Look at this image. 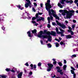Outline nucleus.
Listing matches in <instances>:
<instances>
[{
	"label": "nucleus",
	"instance_id": "nucleus-20",
	"mask_svg": "<svg viewBox=\"0 0 78 78\" xmlns=\"http://www.w3.org/2000/svg\"><path fill=\"white\" fill-rule=\"evenodd\" d=\"M58 28L61 32H65V30H63L62 29H61V27H59Z\"/></svg>",
	"mask_w": 78,
	"mask_h": 78
},
{
	"label": "nucleus",
	"instance_id": "nucleus-33",
	"mask_svg": "<svg viewBox=\"0 0 78 78\" xmlns=\"http://www.w3.org/2000/svg\"><path fill=\"white\" fill-rule=\"evenodd\" d=\"M56 63H57L56 61H55L53 62V65H56Z\"/></svg>",
	"mask_w": 78,
	"mask_h": 78
},
{
	"label": "nucleus",
	"instance_id": "nucleus-64",
	"mask_svg": "<svg viewBox=\"0 0 78 78\" xmlns=\"http://www.w3.org/2000/svg\"><path fill=\"white\" fill-rule=\"evenodd\" d=\"M57 33L58 34H61V32H59L58 31V32H57Z\"/></svg>",
	"mask_w": 78,
	"mask_h": 78
},
{
	"label": "nucleus",
	"instance_id": "nucleus-37",
	"mask_svg": "<svg viewBox=\"0 0 78 78\" xmlns=\"http://www.w3.org/2000/svg\"><path fill=\"white\" fill-rule=\"evenodd\" d=\"M71 69H73L72 70H75V68H73V67H71Z\"/></svg>",
	"mask_w": 78,
	"mask_h": 78
},
{
	"label": "nucleus",
	"instance_id": "nucleus-18",
	"mask_svg": "<svg viewBox=\"0 0 78 78\" xmlns=\"http://www.w3.org/2000/svg\"><path fill=\"white\" fill-rule=\"evenodd\" d=\"M66 68H67V66L66 65H64V66H63L64 70H66Z\"/></svg>",
	"mask_w": 78,
	"mask_h": 78
},
{
	"label": "nucleus",
	"instance_id": "nucleus-59",
	"mask_svg": "<svg viewBox=\"0 0 78 78\" xmlns=\"http://www.w3.org/2000/svg\"><path fill=\"white\" fill-rule=\"evenodd\" d=\"M11 71L12 72H13V73H15V71L14 70H12Z\"/></svg>",
	"mask_w": 78,
	"mask_h": 78
},
{
	"label": "nucleus",
	"instance_id": "nucleus-54",
	"mask_svg": "<svg viewBox=\"0 0 78 78\" xmlns=\"http://www.w3.org/2000/svg\"><path fill=\"white\" fill-rule=\"evenodd\" d=\"M41 43L42 45H44V43L43 42V41H41Z\"/></svg>",
	"mask_w": 78,
	"mask_h": 78
},
{
	"label": "nucleus",
	"instance_id": "nucleus-16",
	"mask_svg": "<svg viewBox=\"0 0 78 78\" xmlns=\"http://www.w3.org/2000/svg\"><path fill=\"white\" fill-rule=\"evenodd\" d=\"M32 33L33 34H36L37 33V30L36 29H34V30H32Z\"/></svg>",
	"mask_w": 78,
	"mask_h": 78
},
{
	"label": "nucleus",
	"instance_id": "nucleus-43",
	"mask_svg": "<svg viewBox=\"0 0 78 78\" xmlns=\"http://www.w3.org/2000/svg\"><path fill=\"white\" fill-rule=\"evenodd\" d=\"M72 31L71 29L68 30V32H69V33H71Z\"/></svg>",
	"mask_w": 78,
	"mask_h": 78
},
{
	"label": "nucleus",
	"instance_id": "nucleus-32",
	"mask_svg": "<svg viewBox=\"0 0 78 78\" xmlns=\"http://www.w3.org/2000/svg\"><path fill=\"white\" fill-rule=\"evenodd\" d=\"M47 26L48 28H50L51 27V26L50 25V24H48Z\"/></svg>",
	"mask_w": 78,
	"mask_h": 78
},
{
	"label": "nucleus",
	"instance_id": "nucleus-17",
	"mask_svg": "<svg viewBox=\"0 0 78 78\" xmlns=\"http://www.w3.org/2000/svg\"><path fill=\"white\" fill-rule=\"evenodd\" d=\"M60 27H62V28L63 29H65V28H66V26L64 25H62H62Z\"/></svg>",
	"mask_w": 78,
	"mask_h": 78
},
{
	"label": "nucleus",
	"instance_id": "nucleus-41",
	"mask_svg": "<svg viewBox=\"0 0 78 78\" xmlns=\"http://www.w3.org/2000/svg\"><path fill=\"white\" fill-rule=\"evenodd\" d=\"M64 64H66L67 63V61L66 60H64Z\"/></svg>",
	"mask_w": 78,
	"mask_h": 78
},
{
	"label": "nucleus",
	"instance_id": "nucleus-42",
	"mask_svg": "<svg viewBox=\"0 0 78 78\" xmlns=\"http://www.w3.org/2000/svg\"><path fill=\"white\" fill-rule=\"evenodd\" d=\"M72 57H76V55L75 54L73 55H72Z\"/></svg>",
	"mask_w": 78,
	"mask_h": 78
},
{
	"label": "nucleus",
	"instance_id": "nucleus-57",
	"mask_svg": "<svg viewBox=\"0 0 78 78\" xmlns=\"http://www.w3.org/2000/svg\"><path fill=\"white\" fill-rule=\"evenodd\" d=\"M73 1L72 0H70L69 1V3H73Z\"/></svg>",
	"mask_w": 78,
	"mask_h": 78
},
{
	"label": "nucleus",
	"instance_id": "nucleus-46",
	"mask_svg": "<svg viewBox=\"0 0 78 78\" xmlns=\"http://www.w3.org/2000/svg\"><path fill=\"white\" fill-rule=\"evenodd\" d=\"M25 65L26 66H27V67H28L29 66V65H28V63H26L25 64Z\"/></svg>",
	"mask_w": 78,
	"mask_h": 78
},
{
	"label": "nucleus",
	"instance_id": "nucleus-39",
	"mask_svg": "<svg viewBox=\"0 0 78 78\" xmlns=\"http://www.w3.org/2000/svg\"><path fill=\"white\" fill-rule=\"evenodd\" d=\"M55 30H56V32H58V31H59L58 28L57 27H56V28Z\"/></svg>",
	"mask_w": 78,
	"mask_h": 78
},
{
	"label": "nucleus",
	"instance_id": "nucleus-5",
	"mask_svg": "<svg viewBox=\"0 0 78 78\" xmlns=\"http://www.w3.org/2000/svg\"><path fill=\"white\" fill-rule=\"evenodd\" d=\"M31 2H27L25 4V8H28V6H29L30 8H31Z\"/></svg>",
	"mask_w": 78,
	"mask_h": 78
},
{
	"label": "nucleus",
	"instance_id": "nucleus-50",
	"mask_svg": "<svg viewBox=\"0 0 78 78\" xmlns=\"http://www.w3.org/2000/svg\"><path fill=\"white\" fill-rule=\"evenodd\" d=\"M34 6H37V3L35 2L34 3Z\"/></svg>",
	"mask_w": 78,
	"mask_h": 78
},
{
	"label": "nucleus",
	"instance_id": "nucleus-6",
	"mask_svg": "<svg viewBox=\"0 0 78 78\" xmlns=\"http://www.w3.org/2000/svg\"><path fill=\"white\" fill-rule=\"evenodd\" d=\"M47 11L48 12L49 16H50V20H52L53 19V17H52V13L51 12V11L50 10H48Z\"/></svg>",
	"mask_w": 78,
	"mask_h": 78
},
{
	"label": "nucleus",
	"instance_id": "nucleus-21",
	"mask_svg": "<svg viewBox=\"0 0 78 78\" xmlns=\"http://www.w3.org/2000/svg\"><path fill=\"white\" fill-rule=\"evenodd\" d=\"M58 64L59 65V66H60V67L62 66V64L61 62H58Z\"/></svg>",
	"mask_w": 78,
	"mask_h": 78
},
{
	"label": "nucleus",
	"instance_id": "nucleus-40",
	"mask_svg": "<svg viewBox=\"0 0 78 78\" xmlns=\"http://www.w3.org/2000/svg\"><path fill=\"white\" fill-rule=\"evenodd\" d=\"M70 33H71V35H72V36H73V35L74 34V33H73V31H72Z\"/></svg>",
	"mask_w": 78,
	"mask_h": 78
},
{
	"label": "nucleus",
	"instance_id": "nucleus-27",
	"mask_svg": "<svg viewBox=\"0 0 78 78\" xmlns=\"http://www.w3.org/2000/svg\"><path fill=\"white\" fill-rule=\"evenodd\" d=\"M48 46L49 47V48H51V45L50 43H48Z\"/></svg>",
	"mask_w": 78,
	"mask_h": 78
},
{
	"label": "nucleus",
	"instance_id": "nucleus-60",
	"mask_svg": "<svg viewBox=\"0 0 78 78\" xmlns=\"http://www.w3.org/2000/svg\"><path fill=\"white\" fill-rule=\"evenodd\" d=\"M68 28H69V30H72V28H71L70 27H68Z\"/></svg>",
	"mask_w": 78,
	"mask_h": 78
},
{
	"label": "nucleus",
	"instance_id": "nucleus-1",
	"mask_svg": "<svg viewBox=\"0 0 78 78\" xmlns=\"http://www.w3.org/2000/svg\"><path fill=\"white\" fill-rule=\"evenodd\" d=\"M43 34H47L48 35L50 34L54 36H56V32L54 31H51V33L50 31H47V30H44L43 32V31H40L39 32L38 34L37 35V37L39 38H43V39H47L48 36L47 35H42Z\"/></svg>",
	"mask_w": 78,
	"mask_h": 78
},
{
	"label": "nucleus",
	"instance_id": "nucleus-38",
	"mask_svg": "<svg viewBox=\"0 0 78 78\" xmlns=\"http://www.w3.org/2000/svg\"><path fill=\"white\" fill-rule=\"evenodd\" d=\"M34 69H36V65H34Z\"/></svg>",
	"mask_w": 78,
	"mask_h": 78
},
{
	"label": "nucleus",
	"instance_id": "nucleus-56",
	"mask_svg": "<svg viewBox=\"0 0 78 78\" xmlns=\"http://www.w3.org/2000/svg\"><path fill=\"white\" fill-rule=\"evenodd\" d=\"M40 6H41V8H42L43 7V4H42V3H41L40 4Z\"/></svg>",
	"mask_w": 78,
	"mask_h": 78
},
{
	"label": "nucleus",
	"instance_id": "nucleus-44",
	"mask_svg": "<svg viewBox=\"0 0 78 78\" xmlns=\"http://www.w3.org/2000/svg\"><path fill=\"white\" fill-rule=\"evenodd\" d=\"M32 10L34 12H36V9L34 8H33Z\"/></svg>",
	"mask_w": 78,
	"mask_h": 78
},
{
	"label": "nucleus",
	"instance_id": "nucleus-8",
	"mask_svg": "<svg viewBox=\"0 0 78 78\" xmlns=\"http://www.w3.org/2000/svg\"><path fill=\"white\" fill-rule=\"evenodd\" d=\"M45 20V18L43 17H40V18L38 19H37V22H40L42 20V21H44Z\"/></svg>",
	"mask_w": 78,
	"mask_h": 78
},
{
	"label": "nucleus",
	"instance_id": "nucleus-58",
	"mask_svg": "<svg viewBox=\"0 0 78 78\" xmlns=\"http://www.w3.org/2000/svg\"><path fill=\"white\" fill-rule=\"evenodd\" d=\"M58 6L59 7L61 5V4L60 3H58Z\"/></svg>",
	"mask_w": 78,
	"mask_h": 78
},
{
	"label": "nucleus",
	"instance_id": "nucleus-31",
	"mask_svg": "<svg viewBox=\"0 0 78 78\" xmlns=\"http://www.w3.org/2000/svg\"><path fill=\"white\" fill-rule=\"evenodd\" d=\"M60 44L61 45H65V43H64L63 42H61L60 43Z\"/></svg>",
	"mask_w": 78,
	"mask_h": 78
},
{
	"label": "nucleus",
	"instance_id": "nucleus-24",
	"mask_svg": "<svg viewBox=\"0 0 78 78\" xmlns=\"http://www.w3.org/2000/svg\"><path fill=\"white\" fill-rule=\"evenodd\" d=\"M30 66L31 67V70H33V69H34V68H33V64H31L30 65Z\"/></svg>",
	"mask_w": 78,
	"mask_h": 78
},
{
	"label": "nucleus",
	"instance_id": "nucleus-9",
	"mask_svg": "<svg viewBox=\"0 0 78 78\" xmlns=\"http://www.w3.org/2000/svg\"><path fill=\"white\" fill-rule=\"evenodd\" d=\"M48 66V68H50V69H52L53 68L54 66L53 65L50 63H48L47 64Z\"/></svg>",
	"mask_w": 78,
	"mask_h": 78
},
{
	"label": "nucleus",
	"instance_id": "nucleus-35",
	"mask_svg": "<svg viewBox=\"0 0 78 78\" xmlns=\"http://www.w3.org/2000/svg\"><path fill=\"white\" fill-rule=\"evenodd\" d=\"M3 21V19H2V18H0V22H2H2Z\"/></svg>",
	"mask_w": 78,
	"mask_h": 78
},
{
	"label": "nucleus",
	"instance_id": "nucleus-13",
	"mask_svg": "<svg viewBox=\"0 0 78 78\" xmlns=\"http://www.w3.org/2000/svg\"><path fill=\"white\" fill-rule=\"evenodd\" d=\"M48 37H47V38L48 41H51V35H50V34L48 35Z\"/></svg>",
	"mask_w": 78,
	"mask_h": 78
},
{
	"label": "nucleus",
	"instance_id": "nucleus-45",
	"mask_svg": "<svg viewBox=\"0 0 78 78\" xmlns=\"http://www.w3.org/2000/svg\"><path fill=\"white\" fill-rule=\"evenodd\" d=\"M38 14L39 15H42V13H40L38 11Z\"/></svg>",
	"mask_w": 78,
	"mask_h": 78
},
{
	"label": "nucleus",
	"instance_id": "nucleus-51",
	"mask_svg": "<svg viewBox=\"0 0 78 78\" xmlns=\"http://www.w3.org/2000/svg\"><path fill=\"white\" fill-rule=\"evenodd\" d=\"M51 77L52 78H55V77H56V75H54V76H52V74H51Z\"/></svg>",
	"mask_w": 78,
	"mask_h": 78
},
{
	"label": "nucleus",
	"instance_id": "nucleus-23",
	"mask_svg": "<svg viewBox=\"0 0 78 78\" xmlns=\"http://www.w3.org/2000/svg\"><path fill=\"white\" fill-rule=\"evenodd\" d=\"M48 23H50V17H48Z\"/></svg>",
	"mask_w": 78,
	"mask_h": 78
},
{
	"label": "nucleus",
	"instance_id": "nucleus-34",
	"mask_svg": "<svg viewBox=\"0 0 78 78\" xmlns=\"http://www.w3.org/2000/svg\"><path fill=\"white\" fill-rule=\"evenodd\" d=\"M58 25V26H60V27L61 26V25H62V24H61V23H58L57 24Z\"/></svg>",
	"mask_w": 78,
	"mask_h": 78
},
{
	"label": "nucleus",
	"instance_id": "nucleus-36",
	"mask_svg": "<svg viewBox=\"0 0 78 78\" xmlns=\"http://www.w3.org/2000/svg\"><path fill=\"white\" fill-rule=\"evenodd\" d=\"M73 78H76V74L74 73L73 74Z\"/></svg>",
	"mask_w": 78,
	"mask_h": 78
},
{
	"label": "nucleus",
	"instance_id": "nucleus-49",
	"mask_svg": "<svg viewBox=\"0 0 78 78\" xmlns=\"http://www.w3.org/2000/svg\"><path fill=\"white\" fill-rule=\"evenodd\" d=\"M78 2V0H75L74 3H76Z\"/></svg>",
	"mask_w": 78,
	"mask_h": 78
},
{
	"label": "nucleus",
	"instance_id": "nucleus-53",
	"mask_svg": "<svg viewBox=\"0 0 78 78\" xmlns=\"http://www.w3.org/2000/svg\"><path fill=\"white\" fill-rule=\"evenodd\" d=\"M73 23H76V20H73Z\"/></svg>",
	"mask_w": 78,
	"mask_h": 78
},
{
	"label": "nucleus",
	"instance_id": "nucleus-63",
	"mask_svg": "<svg viewBox=\"0 0 78 78\" xmlns=\"http://www.w3.org/2000/svg\"><path fill=\"white\" fill-rule=\"evenodd\" d=\"M61 37H63V36H64L65 35L64 34H61Z\"/></svg>",
	"mask_w": 78,
	"mask_h": 78
},
{
	"label": "nucleus",
	"instance_id": "nucleus-26",
	"mask_svg": "<svg viewBox=\"0 0 78 78\" xmlns=\"http://www.w3.org/2000/svg\"><path fill=\"white\" fill-rule=\"evenodd\" d=\"M39 14H38V13H37L36 14V15H35V17L37 18H38L39 17Z\"/></svg>",
	"mask_w": 78,
	"mask_h": 78
},
{
	"label": "nucleus",
	"instance_id": "nucleus-55",
	"mask_svg": "<svg viewBox=\"0 0 78 78\" xmlns=\"http://www.w3.org/2000/svg\"><path fill=\"white\" fill-rule=\"evenodd\" d=\"M2 28L3 30H5V28L4 27V26H3V27H2Z\"/></svg>",
	"mask_w": 78,
	"mask_h": 78
},
{
	"label": "nucleus",
	"instance_id": "nucleus-28",
	"mask_svg": "<svg viewBox=\"0 0 78 78\" xmlns=\"http://www.w3.org/2000/svg\"><path fill=\"white\" fill-rule=\"evenodd\" d=\"M42 66L41 63V62H40L38 64V66L39 67H41Z\"/></svg>",
	"mask_w": 78,
	"mask_h": 78
},
{
	"label": "nucleus",
	"instance_id": "nucleus-7",
	"mask_svg": "<svg viewBox=\"0 0 78 78\" xmlns=\"http://www.w3.org/2000/svg\"><path fill=\"white\" fill-rule=\"evenodd\" d=\"M51 11L52 12V15L53 17H57V15L56 14V12H55L53 9H51Z\"/></svg>",
	"mask_w": 78,
	"mask_h": 78
},
{
	"label": "nucleus",
	"instance_id": "nucleus-3",
	"mask_svg": "<svg viewBox=\"0 0 78 78\" xmlns=\"http://www.w3.org/2000/svg\"><path fill=\"white\" fill-rule=\"evenodd\" d=\"M45 8L46 10H50V8H51V5H50V0H48L47 2L45 4Z\"/></svg>",
	"mask_w": 78,
	"mask_h": 78
},
{
	"label": "nucleus",
	"instance_id": "nucleus-62",
	"mask_svg": "<svg viewBox=\"0 0 78 78\" xmlns=\"http://www.w3.org/2000/svg\"><path fill=\"white\" fill-rule=\"evenodd\" d=\"M56 18L57 19H58V20H59V17H58V16H57V17H56Z\"/></svg>",
	"mask_w": 78,
	"mask_h": 78
},
{
	"label": "nucleus",
	"instance_id": "nucleus-14",
	"mask_svg": "<svg viewBox=\"0 0 78 78\" xmlns=\"http://www.w3.org/2000/svg\"><path fill=\"white\" fill-rule=\"evenodd\" d=\"M72 37V35H68L66 36V39H71Z\"/></svg>",
	"mask_w": 78,
	"mask_h": 78
},
{
	"label": "nucleus",
	"instance_id": "nucleus-2",
	"mask_svg": "<svg viewBox=\"0 0 78 78\" xmlns=\"http://www.w3.org/2000/svg\"><path fill=\"white\" fill-rule=\"evenodd\" d=\"M75 11L74 10H69L68 11L67 10L64 9L63 12H62V14L63 16H66V14H67L66 18L67 19H70L71 17L69 16H73V13H74Z\"/></svg>",
	"mask_w": 78,
	"mask_h": 78
},
{
	"label": "nucleus",
	"instance_id": "nucleus-61",
	"mask_svg": "<svg viewBox=\"0 0 78 78\" xmlns=\"http://www.w3.org/2000/svg\"><path fill=\"white\" fill-rule=\"evenodd\" d=\"M59 12H63V10H60L59 11Z\"/></svg>",
	"mask_w": 78,
	"mask_h": 78
},
{
	"label": "nucleus",
	"instance_id": "nucleus-15",
	"mask_svg": "<svg viewBox=\"0 0 78 78\" xmlns=\"http://www.w3.org/2000/svg\"><path fill=\"white\" fill-rule=\"evenodd\" d=\"M16 6L17 7V8H18L19 9H20L21 10H22V9H24V8L23 7H22V8H21V7L22 6V5H16Z\"/></svg>",
	"mask_w": 78,
	"mask_h": 78
},
{
	"label": "nucleus",
	"instance_id": "nucleus-52",
	"mask_svg": "<svg viewBox=\"0 0 78 78\" xmlns=\"http://www.w3.org/2000/svg\"><path fill=\"white\" fill-rule=\"evenodd\" d=\"M52 24L54 26H55V25H56V23H52Z\"/></svg>",
	"mask_w": 78,
	"mask_h": 78
},
{
	"label": "nucleus",
	"instance_id": "nucleus-22",
	"mask_svg": "<svg viewBox=\"0 0 78 78\" xmlns=\"http://www.w3.org/2000/svg\"><path fill=\"white\" fill-rule=\"evenodd\" d=\"M61 4H64V2H66V0H61Z\"/></svg>",
	"mask_w": 78,
	"mask_h": 78
},
{
	"label": "nucleus",
	"instance_id": "nucleus-47",
	"mask_svg": "<svg viewBox=\"0 0 78 78\" xmlns=\"http://www.w3.org/2000/svg\"><path fill=\"white\" fill-rule=\"evenodd\" d=\"M27 3H30L31 2V1L30 0H25Z\"/></svg>",
	"mask_w": 78,
	"mask_h": 78
},
{
	"label": "nucleus",
	"instance_id": "nucleus-12",
	"mask_svg": "<svg viewBox=\"0 0 78 78\" xmlns=\"http://www.w3.org/2000/svg\"><path fill=\"white\" fill-rule=\"evenodd\" d=\"M27 33L29 37H32L31 34V31H29L28 32H27Z\"/></svg>",
	"mask_w": 78,
	"mask_h": 78
},
{
	"label": "nucleus",
	"instance_id": "nucleus-4",
	"mask_svg": "<svg viewBox=\"0 0 78 78\" xmlns=\"http://www.w3.org/2000/svg\"><path fill=\"white\" fill-rule=\"evenodd\" d=\"M56 69H57V72L58 73H60V75H63V72H62V70H61V68H60V67L59 66H57L56 67Z\"/></svg>",
	"mask_w": 78,
	"mask_h": 78
},
{
	"label": "nucleus",
	"instance_id": "nucleus-10",
	"mask_svg": "<svg viewBox=\"0 0 78 78\" xmlns=\"http://www.w3.org/2000/svg\"><path fill=\"white\" fill-rule=\"evenodd\" d=\"M36 19L37 18L35 17H34L32 18V21H31V22H32V23H33V24H34V23H36V22L35 21H34V20H36Z\"/></svg>",
	"mask_w": 78,
	"mask_h": 78
},
{
	"label": "nucleus",
	"instance_id": "nucleus-48",
	"mask_svg": "<svg viewBox=\"0 0 78 78\" xmlns=\"http://www.w3.org/2000/svg\"><path fill=\"white\" fill-rule=\"evenodd\" d=\"M30 75H31L33 74V72H30L29 73Z\"/></svg>",
	"mask_w": 78,
	"mask_h": 78
},
{
	"label": "nucleus",
	"instance_id": "nucleus-25",
	"mask_svg": "<svg viewBox=\"0 0 78 78\" xmlns=\"http://www.w3.org/2000/svg\"><path fill=\"white\" fill-rule=\"evenodd\" d=\"M5 70L7 72H9V71H11V69H10L6 68L5 69Z\"/></svg>",
	"mask_w": 78,
	"mask_h": 78
},
{
	"label": "nucleus",
	"instance_id": "nucleus-11",
	"mask_svg": "<svg viewBox=\"0 0 78 78\" xmlns=\"http://www.w3.org/2000/svg\"><path fill=\"white\" fill-rule=\"evenodd\" d=\"M22 73H23L21 72L18 75V78H22Z\"/></svg>",
	"mask_w": 78,
	"mask_h": 78
},
{
	"label": "nucleus",
	"instance_id": "nucleus-29",
	"mask_svg": "<svg viewBox=\"0 0 78 78\" xmlns=\"http://www.w3.org/2000/svg\"><path fill=\"white\" fill-rule=\"evenodd\" d=\"M71 72L72 74H75V71H73V70H71Z\"/></svg>",
	"mask_w": 78,
	"mask_h": 78
},
{
	"label": "nucleus",
	"instance_id": "nucleus-30",
	"mask_svg": "<svg viewBox=\"0 0 78 78\" xmlns=\"http://www.w3.org/2000/svg\"><path fill=\"white\" fill-rule=\"evenodd\" d=\"M51 68H48L47 69V71L48 72H50V71H51Z\"/></svg>",
	"mask_w": 78,
	"mask_h": 78
},
{
	"label": "nucleus",
	"instance_id": "nucleus-19",
	"mask_svg": "<svg viewBox=\"0 0 78 78\" xmlns=\"http://www.w3.org/2000/svg\"><path fill=\"white\" fill-rule=\"evenodd\" d=\"M55 46L56 47H59V44L58 43H55Z\"/></svg>",
	"mask_w": 78,
	"mask_h": 78
}]
</instances>
